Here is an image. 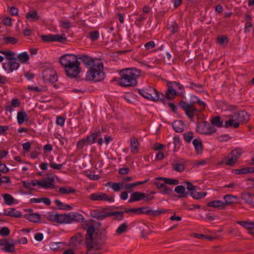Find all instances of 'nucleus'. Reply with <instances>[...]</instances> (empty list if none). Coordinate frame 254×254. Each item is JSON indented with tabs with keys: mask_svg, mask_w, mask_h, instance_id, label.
I'll return each instance as SVG.
<instances>
[{
	"mask_svg": "<svg viewBox=\"0 0 254 254\" xmlns=\"http://www.w3.org/2000/svg\"><path fill=\"white\" fill-rule=\"evenodd\" d=\"M121 77L118 83L123 87H133L137 84L136 79L141 75V70L136 68H128L122 69L120 72Z\"/></svg>",
	"mask_w": 254,
	"mask_h": 254,
	"instance_id": "1",
	"label": "nucleus"
},
{
	"mask_svg": "<svg viewBox=\"0 0 254 254\" xmlns=\"http://www.w3.org/2000/svg\"><path fill=\"white\" fill-rule=\"evenodd\" d=\"M103 70V64L101 62H98L87 71L85 80L86 81L98 82L104 79L105 74Z\"/></svg>",
	"mask_w": 254,
	"mask_h": 254,
	"instance_id": "2",
	"label": "nucleus"
},
{
	"mask_svg": "<svg viewBox=\"0 0 254 254\" xmlns=\"http://www.w3.org/2000/svg\"><path fill=\"white\" fill-rule=\"evenodd\" d=\"M199 99L196 96L192 95L190 97V103H188L184 100L179 102V105L185 111L187 117L192 121L194 117V113L197 112V108L195 104L197 103V100Z\"/></svg>",
	"mask_w": 254,
	"mask_h": 254,
	"instance_id": "3",
	"label": "nucleus"
},
{
	"mask_svg": "<svg viewBox=\"0 0 254 254\" xmlns=\"http://www.w3.org/2000/svg\"><path fill=\"white\" fill-rule=\"evenodd\" d=\"M27 243V239H20L15 241L13 239H0V246L2 247L1 249L9 253H13L15 251V245Z\"/></svg>",
	"mask_w": 254,
	"mask_h": 254,
	"instance_id": "4",
	"label": "nucleus"
},
{
	"mask_svg": "<svg viewBox=\"0 0 254 254\" xmlns=\"http://www.w3.org/2000/svg\"><path fill=\"white\" fill-rule=\"evenodd\" d=\"M217 129L206 121L197 123L196 131L199 134L211 135L215 133Z\"/></svg>",
	"mask_w": 254,
	"mask_h": 254,
	"instance_id": "5",
	"label": "nucleus"
},
{
	"mask_svg": "<svg viewBox=\"0 0 254 254\" xmlns=\"http://www.w3.org/2000/svg\"><path fill=\"white\" fill-rule=\"evenodd\" d=\"M80 65V63L76 59L74 62L64 68V71L66 76L70 78L77 77V75L81 71Z\"/></svg>",
	"mask_w": 254,
	"mask_h": 254,
	"instance_id": "6",
	"label": "nucleus"
},
{
	"mask_svg": "<svg viewBox=\"0 0 254 254\" xmlns=\"http://www.w3.org/2000/svg\"><path fill=\"white\" fill-rule=\"evenodd\" d=\"M43 79L45 82L54 83L58 80V75L52 68H46L42 72Z\"/></svg>",
	"mask_w": 254,
	"mask_h": 254,
	"instance_id": "7",
	"label": "nucleus"
},
{
	"mask_svg": "<svg viewBox=\"0 0 254 254\" xmlns=\"http://www.w3.org/2000/svg\"><path fill=\"white\" fill-rule=\"evenodd\" d=\"M85 244L87 249V254L91 250H98L101 248L104 243L101 239H85Z\"/></svg>",
	"mask_w": 254,
	"mask_h": 254,
	"instance_id": "8",
	"label": "nucleus"
},
{
	"mask_svg": "<svg viewBox=\"0 0 254 254\" xmlns=\"http://www.w3.org/2000/svg\"><path fill=\"white\" fill-rule=\"evenodd\" d=\"M78 56V60L79 59L82 61L83 63L85 64L86 68L90 69L95 64L98 63V62H101L97 59H94L92 57L86 55H79Z\"/></svg>",
	"mask_w": 254,
	"mask_h": 254,
	"instance_id": "9",
	"label": "nucleus"
},
{
	"mask_svg": "<svg viewBox=\"0 0 254 254\" xmlns=\"http://www.w3.org/2000/svg\"><path fill=\"white\" fill-rule=\"evenodd\" d=\"M89 198L93 201H114V198L113 197H109L106 193L102 192L92 193L89 196Z\"/></svg>",
	"mask_w": 254,
	"mask_h": 254,
	"instance_id": "10",
	"label": "nucleus"
},
{
	"mask_svg": "<svg viewBox=\"0 0 254 254\" xmlns=\"http://www.w3.org/2000/svg\"><path fill=\"white\" fill-rule=\"evenodd\" d=\"M78 60V56L72 54H65L62 56L59 59V62L62 65L66 67L69 64H71L73 62Z\"/></svg>",
	"mask_w": 254,
	"mask_h": 254,
	"instance_id": "11",
	"label": "nucleus"
},
{
	"mask_svg": "<svg viewBox=\"0 0 254 254\" xmlns=\"http://www.w3.org/2000/svg\"><path fill=\"white\" fill-rule=\"evenodd\" d=\"M41 39L43 42H54L58 41L61 43H63L66 40V38L65 37H64L62 35H60L59 34L56 35H42L41 36Z\"/></svg>",
	"mask_w": 254,
	"mask_h": 254,
	"instance_id": "12",
	"label": "nucleus"
},
{
	"mask_svg": "<svg viewBox=\"0 0 254 254\" xmlns=\"http://www.w3.org/2000/svg\"><path fill=\"white\" fill-rule=\"evenodd\" d=\"M22 184L23 187L28 190H32V187H34L36 185H38L40 187H49L51 185L50 183H42V182L37 180H34L31 182L29 181H23Z\"/></svg>",
	"mask_w": 254,
	"mask_h": 254,
	"instance_id": "13",
	"label": "nucleus"
},
{
	"mask_svg": "<svg viewBox=\"0 0 254 254\" xmlns=\"http://www.w3.org/2000/svg\"><path fill=\"white\" fill-rule=\"evenodd\" d=\"M68 214H59L58 213L50 215V219L59 223H69Z\"/></svg>",
	"mask_w": 254,
	"mask_h": 254,
	"instance_id": "14",
	"label": "nucleus"
},
{
	"mask_svg": "<svg viewBox=\"0 0 254 254\" xmlns=\"http://www.w3.org/2000/svg\"><path fill=\"white\" fill-rule=\"evenodd\" d=\"M168 90L165 93V95L163 94L164 99L162 100V102L163 104H165L166 101L165 99H173L177 95V92L176 91V89L173 88L170 83V82H168L167 83Z\"/></svg>",
	"mask_w": 254,
	"mask_h": 254,
	"instance_id": "15",
	"label": "nucleus"
},
{
	"mask_svg": "<svg viewBox=\"0 0 254 254\" xmlns=\"http://www.w3.org/2000/svg\"><path fill=\"white\" fill-rule=\"evenodd\" d=\"M109 208H102L101 211H99L97 209L92 210L90 211V216L99 220H102L106 218V211L109 210Z\"/></svg>",
	"mask_w": 254,
	"mask_h": 254,
	"instance_id": "16",
	"label": "nucleus"
},
{
	"mask_svg": "<svg viewBox=\"0 0 254 254\" xmlns=\"http://www.w3.org/2000/svg\"><path fill=\"white\" fill-rule=\"evenodd\" d=\"M19 65V64L15 61H10L6 64L3 63L2 67L5 70H7L8 73H9L18 69Z\"/></svg>",
	"mask_w": 254,
	"mask_h": 254,
	"instance_id": "17",
	"label": "nucleus"
},
{
	"mask_svg": "<svg viewBox=\"0 0 254 254\" xmlns=\"http://www.w3.org/2000/svg\"><path fill=\"white\" fill-rule=\"evenodd\" d=\"M237 223L247 229L249 233L254 236V221H239Z\"/></svg>",
	"mask_w": 254,
	"mask_h": 254,
	"instance_id": "18",
	"label": "nucleus"
},
{
	"mask_svg": "<svg viewBox=\"0 0 254 254\" xmlns=\"http://www.w3.org/2000/svg\"><path fill=\"white\" fill-rule=\"evenodd\" d=\"M165 184L161 183L159 182H155L154 185L156 187L160 190V192L170 195L172 192V189L170 188L167 187L165 185Z\"/></svg>",
	"mask_w": 254,
	"mask_h": 254,
	"instance_id": "19",
	"label": "nucleus"
},
{
	"mask_svg": "<svg viewBox=\"0 0 254 254\" xmlns=\"http://www.w3.org/2000/svg\"><path fill=\"white\" fill-rule=\"evenodd\" d=\"M150 89L152 90V93H149V96H151L150 100L157 102L158 101H162L163 100L164 96L163 93H160L155 88L150 87Z\"/></svg>",
	"mask_w": 254,
	"mask_h": 254,
	"instance_id": "20",
	"label": "nucleus"
},
{
	"mask_svg": "<svg viewBox=\"0 0 254 254\" xmlns=\"http://www.w3.org/2000/svg\"><path fill=\"white\" fill-rule=\"evenodd\" d=\"M145 197V193L142 192L136 191L131 194L128 202L132 203L143 199Z\"/></svg>",
	"mask_w": 254,
	"mask_h": 254,
	"instance_id": "21",
	"label": "nucleus"
},
{
	"mask_svg": "<svg viewBox=\"0 0 254 254\" xmlns=\"http://www.w3.org/2000/svg\"><path fill=\"white\" fill-rule=\"evenodd\" d=\"M3 214L4 216H9L16 218H21L22 216L21 212L17 211L14 208H10L8 210H4Z\"/></svg>",
	"mask_w": 254,
	"mask_h": 254,
	"instance_id": "22",
	"label": "nucleus"
},
{
	"mask_svg": "<svg viewBox=\"0 0 254 254\" xmlns=\"http://www.w3.org/2000/svg\"><path fill=\"white\" fill-rule=\"evenodd\" d=\"M169 211V210L166 209H160L156 210H153L148 207L146 210V214L149 215L153 217H157L161 215L162 214L167 213Z\"/></svg>",
	"mask_w": 254,
	"mask_h": 254,
	"instance_id": "23",
	"label": "nucleus"
},
{
	"mask_svg": "<svg viewBox=\"0 0 254 254\" xmlns=\"http://www.w3.org/2000/svg\"><path fill=\"white\" fill-rule=\"evenodd\" d=\"M68 216L69 217V223H71L73 221L81 222L84 220L83 216L77 212H70L68 213Z\"/></svg>",
	"mask_w": 254,
	"mask_h": 254,
	"instance_id": "24",
	"label": "nucleus"
},
{
	"mask_svg": "<svg viewBox=\"0 0 254 254\" xmlns=\"http://www.w3.org/2000/svg\"><path fill=\"white\" fill-rule=\"evenodd\" d=\"M250 119V115L246 111L238 112L236 121L240 123H246Z\"/></svg>",
	"mask_w": 254,
	"mask_h": 254,
	"instance_id": "25",
	"label": "nucleus"
},
{
	"mask_svg": "<svg viewBox=\"0 0 254 254\" xmlns=\"http://www.w3.org/2000/svg\"><path fill=\"white\" fill-rule=\"evenodd\" d=\"M211 125L213 127H224L223 120L219 116H214L210 120Z\"/></svg>",
	"mask_w": 254,
	"mask_h": 254,
	"instance_id": "26",
	"label": "nucleus"
},
{
	"mask_svg": "<svg viewBox=\"0 0 254 254\" xmlns=\"http://www.w3.org/2000/svg\"><path fill=\"white\" fill-rule=\"evenodd\" d=\"M254 197V193L250 192H243L242 193V199L247 203L254 206V201L253 197Z\"/></svg>",
	"mask_w": 254,
	"mask_h": 254,
	"instance_id": "27",
	"label": "nucleus"
},
{
	"mask_svg": "<svg viewBox=\"0 0 254 254\" xmlns=\"http://www.w3.org/2000/svg\"><path fill=\"white\" fill-rule=\"evenodd\" d=\"M174 191L179 194L178 197L179 198H185L189 194V192L185 191V188L183 186H177L175 188Z\"/></svg>",
	"mask_w": 254,
	"mask_h": 254,
	"instance_id": "28",
	"label": "nucleus"
},
{
	"mask_svg": "<svg viewBox=\"0 0 254 254\" xmlns=\"http://www.w3.org/2000/svg\"><path fill=\"white\" fill-rule=\"evenodd\" d=\"M148 208V207H143L136 208H126L125 212L126 213H129L130 212H133L137 214H146V210Z\"/></svg>",
	"mask_w": 254,
	"mask_h": 254,
	"instance_id": "29",
	"label": "nucleus"
},
{
	"mask_svg": "<svg viewBox=\"0 0 254 254\" xmlns=\"http://www.w3.org/2000/svg\"><path fill=\"white\" fill-rule=\"evenodd\" d=\"M24 217L26 219L34 223L39 222L41 219V216L38 213H26Z\"/></svg>",
	"mask_w": 254,
	"mask_h": 254,
	"instance_id": "30",
	"label": "nucleus"
},
{
	"mask_svg": "<svg viewBox=\"0 0 254 254\" xmlns=\"http://www.w3.org/2000/svg\"><path fill=\"white\" fill-rule=\"evenodd\" d=\"M192 144L194 147L195 150L197 154H200L203 150V145L202 141L199 138H195L193 140Z\"/></svg>",
	"mask_w": 254,
	"mask_h": 254,
	"instance_id": "31",
	"label": "nucleus"
},
{
	"mask_svg": "<svg viewBox=\"0 0 254 254\" xmlns=\"http://www.w3.org/2000/svg\"><path fill=\"white\" fill-rule=\"evenodd\" d=\"M97 231H98V228H95L94 224L90 225L87 228L85 238H93V236L95 237Z\"/></svg>",
	"mask_w": 254,
	"mask_h": 254,
	"instance_id": "32",
	"label": "nucleus"
},
{
	"mask_svg": "<svg viewBox=\"0 0 254 254\" xmlns=\"http://www.w3.org/2000/svg\"><path fill=\"white\" fill-rule=\"evenodd\" d=\"M172 127L174 130L176 132H182L184 130V124L181 121H175L172 124Z\"/></svg>",
	"mask_w": 254,
	"mask_h": 254,
	"instance_id": "33",
	"label": "nucleus"
},
{
	"mask_svg": "<svg viewBox=\"0 0 254 254\" xmlns=\"http://www.w3.org/2000/svg\"><path fill=\"white\" fill-rule=\"evenodd\" d=\"M155 180L164 182V184L170 185H177L179 184V180L177 179L164 178V177H158L156 178Z\"/></svg>",
	"mask_w": 254,
	"mask_h": 254,
	"instance_id": "34",
	"label": "nucleus"
},
{
	"mask_svg": "<svg viewBox=\"0 0 254 254\" xmlns=\"http://www.w3.org/2000/svg\"><path fill=\"white\" fill-rule=\"evenodd\" d=\"M75 190L70 186H64L60 187L59 192L62 194H67L75 193Z\"/></svg>",
	"mask_w": 254,
	"mask_h": 254,
	"instance_id": "35",
	"label": "nucleus"
},
{
	"mask_svg": "<svg viewBox=\"0 0 254 254\" xmlns=\"http://www.w3.org/2000/svg\"><path fill=\"white\" fill-rule=\"evenodd\" d=\"M130 145L131 146V152L134 154H137L139 146V143L137 139L135 137H131L130 138Z\"/></svg>",
	"mask_w": 254,
	"mask_h": 254,
	"instance_id": "36",
	"label": "nucleus"
},
{
	"mask_svg": "<svg viewBox=\"0 0 254 254\" xmlns=\"http://www.w3.org/2000/svg\"><path fill=\"white\" fill-rule=\"evenodd\" d=\"M100 135V131H95L90 135H88L86 138V142L88 144H92L95 142L97 138Z\"/></svg>",
	"mask_w": 254,
	"mask_h": 254,
	"instance_id": "37",
	"label": "nucleus"
},
{
	"mask_svg": "<svg viewBox=\"0 0 254 254\" xmlns=\"http://www.w3.org/2000/svg\"><path fill=\"white\" fill-rule=\"evenodd\" d=\"M20 103L18 99H13L11 101V104L5 106V110L9 112L12 111V108L18 107Z\"/></svg>",
	"mask_w": 254,
	"mask_h": 254,
	"instance_id": "38",
	"label": "nucleus"
},
{
	"mask_svg": "<svg viewBox=\"0 0 254 254\" xmlns=\"http://www.w3.org/2000/svg\"><path fill=\"white\" fill-rule=\"evenodd\" d=\"M197 103L196 104L198 105V108H197V112H196L194 113V116L198 117L201 113L203 112L205 110V109L206 107V104L202 101L200 99L197 100Z\"/></svg>",
	"mask_w": 254,
	"mask_h": 254,
	"instance_id": "39",
	"label": "nucleus"
},
{
	"mask_svg": "<svg viewBox=\"0 0 254 254\" xmlns=\"http://www.w3.org/2000/svg\"><path fill=\"white\" fill-rule=\"evenodd\" d=\"M240 126V123L238 121H236L235 122L234 120L231 118L227 121H226L224 125V127L225 128H229L230 127H232L234 128H237L239 127Z\"/></svg>",
	"mask_w": 254,
	"mask_h": 254,
	"instance_id": "40",
	"label": "nucleus"
},
{
	"mask_svg": "<svg viewBox=\"0 0 254 254\" xmlns=\"http://www.w3.org/2000/svg\"><path fill=\"white\" fill-rule=\"evenodd\" d=\"M237 197L235 195H233L232 194H226L224 196V199L225 200V202H224V209L225 207L228 205H230L234 202L233 200V198H237Z\"/></svg>",
	"mask_w": 254,
	"mask_h": 254,
	"instance_id": "41",
	"label": "nucleus"
},
{
	"mask_svg": "<svg viewBox=\"0 0 254 254\" xmlns=\"http://www.w3.org/2000/svg\"><path fill=\"white\" fill-rule=\"evenodd\" d=\"M207 205L209 207L215 208H219L221 209H224V202L221 200H213L208 202Z\"/></svg>",
	"mask_w": 254,
	"mask_h": 254,
	"instance_id": "42",
	"label": "nucleus"
},
{
	"mask_svg": "<svg viewBox=\"0 0 254 254\" xmlns=\"http://www.w3.org/2000/svg\"><path fill=\"white\" fill-rule=\"evenodd\" d=\"M0 53L5 55L6 58L9 61H16L17 60V58L15 57V53L14 52L9 51L1 50L0 51Z\"/></svg>",
	"mask_w": 254,
	"mask_h": 254,
	"instance_id": "43",
	"label": "nucleus"
},
{
	"mask_svg": "<svg viewBox=\"0 0 254 254\" xmlns=\"http://www.w3.org/2000/svg\"><path fill=\"white\" fill-rule=\"evenodd\" d=\"M16 58H17V59H18L21 63L25 64L29 61V56L27 53L25 52L18 54Z\"/></svg>",
	"mask_w": 254,
	"mask_h": 254,
	"instance_id": "44",
	"label": "nucleus"
},
{
	"mask_svg": "<svg viewBox=\"0 0 254 254\" xmlns=\"http://www.w3.org/2000/svg\"><path fill=\"white\" fill-rule=\"evenodd\" d=\"M137 91L140 95H141L144 98L150 100L151 96H149V93H152V90L151 89H150V87L146 89H138Z\"/></svg>",
	"mask_w": 254,
	"mask_h": 254,
	"instance_id": "45",
	"label": "nucleus"
},
{
	"mask_svg": "<svg viewBox=\"0 0 254 254\" xmlns=\"http://www.w3.org/2000/svg\"><path fill=\"white\" fill-rule=\"evenodd\" d=\"M17 122L19 124H22L25 121H27V115L24 111H20L17 113Z\"/></svg>",
	"mask_w": 254,
	"mask_h": 254,
	"instance_id": "46",
	"label": "nucleus"
},
{
	"mask_svg": "<svg viewBox=\"0 0 254 254\" xmlns=\"http://www.w3.org/2000/svg\"><path fill=\"white\" fill-rule=\"evenodd\" d=\"M194 199H200L202 198H204L206 195V192H197L196 191H191L189 193Z\"/></svg>",
	"mask_w": 254,
	"mask_h": 254,
	"instance_id": "47",
	"label": "nucleus"
},
{
	"mask_svg": "<svg viewBox=\"0 0 254 254\" xmlns=\"http://www.w3.org/2000/svg\"><path fill=\"white\" fill-rule=\"evenodd\" d=\"M48 177L46 178V180H44V182H42V183H50L51 184L50 185L49 187H42L43 188H51V189H54L55 188V185L54 184L55 183L54 178L53 176H52L51 175L48 174H47Z\"/></svg>",
	"mask_w": 254,
	"mask_h": 254,
	"instance_id": "48",
	"label": "nucleus"
},
{
	"mask_svg": "<svg viewBox=\"0 0 254 254\" xmlns=\"http://www.w3.org/2000/svg\"><path fill=\"white\" fill-rule=\"evenodd\" d=\"M124 212L123 211H114V212H107L106 211V217H110L112 216H118L119 215V217H117L116 219H118L119 220L123 219L124 217Z\"/></svg>",
	"mask_w": 254,
	"mask_h": 254,
	"instance_id": "49",
	"label": "nucleus"
},
{
	"mask_svg": "<svg viewBox=\"0 0 254 254\" xmlns=\"http://www.w3.org/2000/svg\"><path fill=\"white\" fill-rule=\"evenodd\" d=\"M242 155V150L240 148H236L233 150L228 155V156H231L236 160H238Z\"/></svg>",
	"mask_w": 254,
	"mask_h": 254,
	"instance_id": "50",
	"label": "nucleus"
},
{
	"mask_svg": "<svg viewBox=\"0 0 254 254\" xmlns=\"http://www.w3.org/2000/svg\"><path fill=\"white\" fill-rule=\"evenodd\" d=\"M4 203L7 205H10L14 203V198L8 193H5L3 195Z\"/></svg>",
	"mask_w": 254,
	"mask_h": 254,
	"instance_id": "51",
	"label": "nucleus"
},
{
	"mask_svg": "<svg viewBox=\"0 0 254 254\" xmlns=\"http://www.w3.org/2000/svg\"><path fill=\"white\" fill-rule=\"evenodd\" d=\"M26 18L27 19H30L31 20H37L39 19V16H38L37 12L36 10H33L31 12H29L26 14Z\"/></svg>",
	"mask_w": 254,
	"mask_h": 254,
	"instance_id": "52",
	"label": "nucleus"
},
{
	"mask_svg": "<svg viewBox=\"0 0 254 254\" xmlns=\"http://www.w3.org/2000/svg\"><path fill=\"white\" fill-rule=\"evenodd\" d=\"M87 37L89 38L91 41H95L99 39V33L98 31H91L89 32Z\"/></svg>",
	"mask_w": 254,
	"mask_h": 254,
	"instance_id": "53",
	"label": "nucleus"
},
{
	"mask_svg": "<svg viewBox=\"0 0 254 254\" xmlns=\"http://www.w3.org/2000/svg\"><path fill=\"white\" fill-rule=\"evenodd\" d=\"M169 82H170L171 85L172 86H173V88H174L175 89H176V91H177V90H178V91H180V93L183 94L184 89L183 88V86L182 84H181L179 82H177L175 81Z\"/></svg>",
	"mask_w": 254,
	"mask_h": 254,
	"instance_id": "54",
	"label": "nucleus"
},
{
	"mask_svg": "<svg viewBox=\"0 0 254 254\" xmlns=\"http://www.w3.org/2000/svg\"><path fill=\"white\" fill-rule=\"evenodd\" d=\"M190 236L191 237H194L195 238H215L214 236L203 235L195 233L190 234Z\"/></svg>",
	"mask_w": 254,
	"mask_h": 254,
	"instance_id": "55",
	"label": "nucleus"
},
{
	"mask_svg": "<svg viewBox=\"0 0 254 254\" xmlns=\"http://www.w3.org/2000/svg\"><path fill=\"white\" fill-rule=\"evenodd\" d=\"M173 169L178 172H182L185 170V165L183 164L176 163L173 164Z\"/></svg>",
	"mask_w": 254,
	"mask_h": 254,
	"instance_id": "56",
	"label": "nucleus"
},
{
	"mask_svg": "<svg viewBox=\"0 0 254 254\" xmlns=\"http://www.w3.org/2000/svg\"><path fill=\"white\" fill-rule=\"evenodd\" d=\"M107 237L106 230L105 229H101L98 228V231H97L95 237V238H103Z\"/></svg>",
	"mask_w": 254,
	"mask_h": 254,
	"instance_id": "57",
	"label": "nucleus"
},
{
	"mask_svg": "<svg viewBox=\"0 0 254 254\" xmlns=\"http://www.w3.org/2000/svg\"><path fill=\"white\" fill-rule=\"evenodd\" d=\"M168 29H170V31L172 33H176L178 32V25L176 22H173L171 24L168 25Z\"/></svg>",
	"mask_w": 254,
	"mask_h": 254,
	"instance_id": "58",
	"label": "nucleus"
},
{
	"mask_svg": "<svg viewBox=\"0 0 254 254\" xmlns=\"http://www.w3.org/2000/svg\"><path fill=\"white\" fill-rule=\"evenodd\" d=\"M80 243V241L79 239H70V242L68 243V246L70 248H76Z\"/></svg>",
	"mask_w": 254,
	"mask_h": 254,
	"instance_id": "59",
	"label": "nucleus"
},
{
	"mask_svg": "<svg viewBox=\"0 0 254 254\" xmlns=\"http://www.w3.org/2000/svg\"><path fill=\"white\" fill-rule=\"evenodd\" d=\"M217 42L220 45L228 43V40L226 36L219 35L217 38Z\"/></svg>",
	"mask_w": 254,
	"mask_h": 254,
	"instance_id": "60",
	"label": "nucleus"
},
{
	"mask_svg": "<svg viewBox=\"0 0 254 254\" xmlns=\"http://www.w3.org/2000/svg\"><path fill=\"white\" fill-rule=\"evenodd\" d=\"M94 223H96V221L93 219H90L88 221H85L82 224V228L84 230H87V228L89 227L90 225H92L94 224Z\"/></svg>",
	"mask_w": 254,
	"mask_h": 254,
	"instance_id": "61",
	"label": "nucleus"
},
{
	"mask_svg": "<svg viewBox=\"0 0 254 254\" xmlns=\"http://www.w3.org/2000/svg\"><path fill=\"white\" fill-rule=\"evenodd\" d=\"M10 234V230L8 228L4 227L0 230V235L3 237L8 236Z\"/></svg>",
	"mask_w": 254,
	"mask_h": 254,
	"instance_id": "62",
	"label": "nucleus"
},
{
	"mask_svg": "<svg viewBox=\"0 0 254 254\" xmlns=\"http://www.w3.org/2000/svg\"><path fill=\"white\" fill-rule=\"evenodd\" d=\"M193 138V133L192 132L189 131L187 132L184 134V140L187 142V143H190L191 139Z\"/></svg>",
	"mask_w": 254,
	"mask_h": 254,
	"instance_id": "63",
	"label": "nucleus"
},
{
	"mask_svg": "<svg viewBox=\"0 0 254 254\" xmlns=\"http://www.w3.org/2000/svg\"><path fill=\"white\" fill-rule=\"evenodd\" d=\"M123 185V183H114L112 184V188L115 191H118L122 189V187Z\"/></svg>",
	"mask_w": 254,
	"mask_h": 254,
	"instance_id": "64",
	"label": "nucleus"
}]
</instances>
